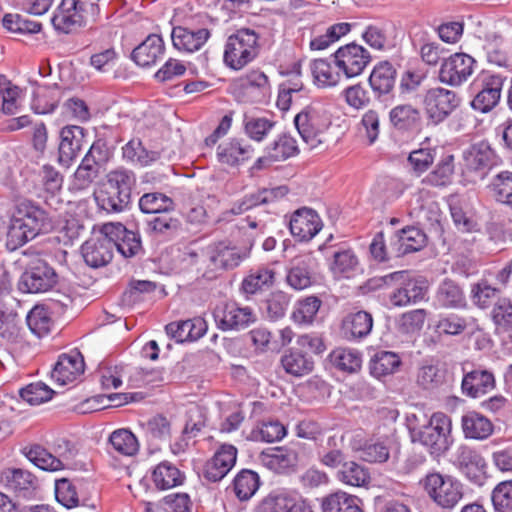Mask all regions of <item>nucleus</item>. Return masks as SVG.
Listing matches in <instances>:
<instances>
[{
    "label": "nucleus",
    "mask_w": 512,
    "mask_h": 512,
    "mask_svg": "<svg viewBox=\"0 0 512 512\" xmlns=\"http://www.w3.org/2000/svg\"><path fill=\"white\" fill-rule=\"evenodd\" d=\"M53 228V219L45 209L32 200H20L15 204L10 220L7 246L14 250Z\"/></svg>",
    "instance_id": "f257e3e1"
},
{
    "label": "nucleus",
    "mask_w": 512,
    "mask_h": 512,
    "mask_svg": "<svg viewBox=\"0 0 512 512\" xmlns=\"http://www.w3.org/2000/svg\"><path fill=\"white\" fill-rule=\"evenodd\" d=\"M451 418L442 412L432 414L422 429L412 434V441L419 442L434 456L447 452L453 443Z\"/></svg>",
    "instance_id": "f03ea898"
},
{
    "label": "nucleus",
    "mask_w": 512,
    "mask_h": 512,
    "mask_svg": "<svg viewBox=\"0 0 512 512\" xmlns=\"http://www.w3.org/2000/svg\"><path fill=\"white\" fill-rule=\"evenodd\" d=\"M375 281L378 282L377 286H388L392 283L399 285L389 296L391 304L396 307L415 304L423 300L428 290L426 280L413 278L406 270L387 274L379 279H375Z\"/></svg>",
    "instance_id": "7ed1b4c3"
},
{
    "label": "nucleus",
    "mask_w": 512,
    "mask_h": 512,
    "mask_svg": "<svg viewBox=\"0 0 512 512\" xmlns=\"http://www.w3.org/2000/svg\"><path fill=\"white\" fill-rule=\"evenodd\" d=\"M259 53L258 35L254 30L243 28L230 35L225 44L223 60L233 70H241Z\"/></svg>",
    "instance_id": "20e7f679"
},
{
    "label": "nucleus",
    "mask_w": 512,
    "mask_h": 512,
    "mask_svg": "<svg viewBox=\"0 0 512 512\" xmlns=\"http://www.w3.org/2000/svg\"><path fill=\"white\" fill-rule=\"evenodd\" d=\"M203 255L206 256L207 269L203 271L202 277L213 280L220 273L237 267L248 256V251L228 241H218L205 247Z\"/></svg>",
    "instance_id": "39448f33"
},
{
    "label": "nucleus",
    "mask_w": 512,
    "mask_h": 512,
    "mask_svg": "<svg viewBox=\"0 0 512 512\" xmlns=\"http://www.w3.org/2000/svg\"><path fill=\"white\" fill-rule=\"evenodd\" d=\"M424 489L429 497L441 508L451 510L463 498V485L456 479L440 473L428 474Z\"/></svg>",
    "instance_id": "423d86ee"
},
{
    "label": "nucleus",
    "mask_w": 512,
    "mask_h": 512,
    "mask_svg": "<svg viewBox=\"0 0 512 512\" xmlns=\"http://www.w3.org/2000/svg\"><path fill=\"white\" fill-rule=\"evenodd\" d=\"M294 124L303 141L311 148H316L323 142L322 135L330 121L320 109L309 105L295 116Z\"/></svg>",
    "instance_id": "0eeeda50"
},
{
    "label": "nucleus",
    "mask_w": 512,
    "mask_h": 512,
    "mask_svg": "<svg viewBox=\"0 0 512 512\" xmlns=\"http://www.w3.org/2000/svg\"><path fill=\"white\" fill-rule=\"evenodd\" d=\"M58 281L54 268L46 261L37 259L30 263L18 280V290L23 293H44Z\"/></svg>",
    "instance_id": "6e6552de"
},
{
    "label": "nucleus",
    "mask_w": 512,
    "mask_h": 512,
    "mask_svg": "<svg viewBox=\"0 0 512 512\" xmlns=\"http://www.w3.org/2000/svg\"><path fill=\"white\" fill-rule=\"evenodd\" d=\"M397 74L396 67L384 60L374 66L368 78L374 98L385 106L391 105L395 100Z\"/></svg>",
    "instance_id": "1a4fd4ad"
},
{
    "label": "nucleus",
    "mask_w": 512,
    "mask_h": 512,
    "mask_svg": "<svg viewBox=\"0 0 512 512\" xmlns=\"http://www.w3.org/2000/svg\"><path fill=\"white\" fill-rule=\"evenodd\" d=\"M333 58L335 66L347 78L362 74L372 60L370 52L355 42L339 47Z\"/></svg>",
    "instance_id": "9d476101"
},
{
    "label": "nucleus",
    "mask_w": 512,
    "mask_h": 512,
    "mask_svg": "<svg viewBox=\"0 0 512 512\" xmlns=\"http://www.w3.org/2000/svg\"><path fill=\"white\" fill-rule=\"evenodd\" d=\"M460 104V98L452 91L441 87L426 91L423 105L428 118L438 124L444 121Z\"/></svg>",
    "instance_id": "9b49d317"
},
{
    "label": "nucleus",
    "mask_w": 512,
    "mask_h": 512,
    "mask_svg": "<svg viewBox=\"0 0 512 512\" xmlns=\"http://www.w3.org/2000/svg\"><path fill=\"white\" fill-rule=\"evenodd\" d=\"M476 60L466 53H454L445 58L439 70V80L457 87L466 82L475 70Z\"/></svg>",
    "instance_id": "f8f14e48"
},
{
    "label": "nucleus",
    "mask_w": 512,
    "mask_h": 512,
    "mask_svg": "<svg viewBox=\"0 0 512 512\" xmlns=\"http://www.w3.org/2000/svg\"><path fill=\"white\" fill-rule=\"evenodd\" d=\"M213 317L217 328L222 331L245 329L257 319L250 307H239L236 303L217 305Z\"/></svg>",
    "instance_id": "ddd939ff"
},
{
    "label": "nucleus",
    "mask_w": 512,
    "mask_h": 512,
    "mask_svg": "<svg viewBox=\"0 0 512 512\" xmlns=\"http://www.w3.org/2000/svg\"><path fill=\"white\" fill-rule=\"evenodd\" d=\"M101 232L106 234L110 242L113 243V248L115 247L124 258H132L142 251L140 234L128 230L120 222L103 224Z\"/></svg>",
    "instance_id": "4468645a"
},
{
    "label": "nucleus",
    "mask_w": 512,
    "mask_h": 512,
    "mask_svg": "<svg viewBox=\"0 0 512 512\" xmlns=\"http://www.w3.org/2000/svg\"><path fill=\"white\" fill-rule=\"evenodd\" d=\"M503 81L500 75L483 72L473 84L481 89L471 102L472 108L482 113L494 108L500 99Z\"/></svg>",
    "instance_id": "2eb2a0df"
},
{
    "label": "nucleus",
    "mask_w": 512,
    "mask_h": 512,
    "mask_svg": "<svg viewBox=\"0 0 512 512\" xmlns=\"http://www.w3.org/2000/svg\"><path fill=\"white\" fill-rule=\"evenodd\" d=\"M456 467L472 483L482 486L486 480V461L474 448L461 445L456 453Z\"/></svg>",
    "instance_id": "dca6fc26"
},
{
    "label": "nucleus",
    "mask_w": 512,
    "mask_h": 512,
    "mask_svg": "<svg viewBox=\"0 0 512 512\" xmlns=\"http://www.w3.org/2000/svg\"><path fill=\"white\" fill-rule=\"evenodd\" d=\"M464 169L483 179L487 173L498 165L499 158L487 142L473 144L464 152Z\"/></svg>",
    "instance_id": "f3484780"
},
{
    "label": "nucleus",
    "mask_w": 512,
    "mask_h": 512,
    "mask_svg": "<svg viewBox=\"0 0 512 512\" xmlns=\"http://www.w3.org/2000/svg\"><path fill=\"white\" fill-rule=\"evenodd\" d=\"M237 448L231 444L221 445L203 467V478L212 483L221 481L234 467Z\"/></svg>",
    "instance_id": "a211bd4d"
},
{
    "label": "nucleus",
    "mask_w": 512,
    "mask_h": 512,
    "mask_svg": "<svg viewBox=\"0 0 512 512\" xmlns=\"http://www.w3.org/2000/svg\"><path fill=\"white\" fill-rule=\"evenodd\" d=\"M299 148L297 141L291 135L280 134L273 142L265 148V154L259 157L252 169L261 170L271 166L274 162L285 161L298 155Z\"/></svg>",
    "instance_id": "6ab92c4d"
},
{
    "label": "nucleus",
    "mask_w": 512,
    "mask_h": 512,
    "mask_svg": "<svg viewBox=\"0 0 512 512\" xmlns=\"http://www.w3.org/2000/svg\"><path fill=\"white\" fill-rule=\"evenodd\" d=\"M1 481L16 497L31 499L35 496L39 483L37 477L22 468H6L1 472Z\"/></svg>",
    "instance_id": "aec40b11"
},
{
    "label": "nucleus",
    "mask_w": 512,
    "mask_h": 512,
    "mask_svg": "<svg viewBox=\"0 0 512 512\" xmlns=\"http://www.w3.org/2000/svg\"><path fill=\"white\" fill-rule=\"evenodd\" d=\"M81 254L88 266L92 268L104 267L113 258V243L100 230L99 235L89 238L82 244Z\"/></svg>",
    "instance_id": "412c9836"
},
{
    "label": "nucleus",
    "mask_w": 512,
    "mask_h": 512,
    "mask_svg": "<svg viewBox=\"0 0 512 512\" xmlns=\"http://www.w3.org/2000/svg\"><path fill=\"white\" fill-rule=\"evenodd\" d=\"M86 131L77 125H67L60 130L58 162L68 167L82 150Z\"/></svg>",
    "instance_id": "4be33fe9"
},
{
    "label": "nucleus",
    "mask_w": 512,
    "mask_h": 512,
    "mask_svg": "<svg viewBox=\"0 0 512 512\" xmlns=\"http://www.w3.org/2000/svg\"><path fill=\"white\" fill-rule=\"evenodd\" d=\"M496 388L495 375L491 370L478 366L465 372L461 389L462 393L470 398H480Z\"/></svg>",
    "instance_id": "5701e85b"
},
{
    "label": "nucleus",
    "mask_w": 512,
    "mask_h": 512,
    "mask_svg": "<svg viewBox=\"0 0 512 512\" xmlns=\"http://www.w3.org/2000/svg\"><path fill=\"white\" fill-rule=\"evenodd\" d=\"M289 228L299 241H309L321 230L322 221L316 211L302 207L291 216Z\"/></svg>",
    "instance_id": "b1692460"
},
{
    "label": "nucleus",
    "mask_w": 512,
    "mask_h": 512,
    "mask_svg": "<svg viewBox=\"0 0 512 512\" xmlns=\"http://www.w3.org/2000/svg\"><path fill=\"white\" fill-rule=\"evenodd\" d=\"M427 236L419 228L408 226L397 231L390 240V250L395 257L416 252L426 246Z\"/></svg>",
    "instance_id": "393cba45"
},
{
    "label": "nucleus",
    "mask_w": 512,
    "mask_h": 512,
    "mask_svg": "<svg viewBox=\"0 0 512 512\" xmlns=\"http://www.w3.org/2000/svg\"><path fill=\"white\" fill-rule=\"evenodd\" d=\"M165 53V44L158 34H150L132 53L131 59L140 67H150L161 60Z\"/></svg>",
    "instance_id": "a878e982"
},
{
    "label": "nucleus",
    "mask_w": 512,
    "mask_h": 512,
    "mask_svg": "<svg viewBox=\"0 0 512 512\" xmlns=\"http://www.w3.org/2000/svg\"><path fill=\"white\" fill-rule=\"evenodd\" d=\"M84 359L81 353L73 350L68 354H61L52 370L51 377L61 385L72 382L84 372Z\"/></svg>",
    "instance_id": "bb28decb"
},
{
    "label": "nucleus",
    "mask_w": 512,
    "mask_h": 512,
    "mask_svg": "<svg viewBox=\"0 0 512 512\" xmlns=\"http://www.w3.org/2000/svg\"><path fill=\"white\" fill-rule=\"evenodd\" d=\"M211 33L206 28L189 29L177 26L172 29L171 39L175 49L192 53L198 51L209 39Z\"/></svg>",
    "instance_id": "cd10ccee"
},
{
    "label": "nucleus",
    "mask_w": 512,
    "mask_h": 512,
    "mask_svg": "<svg viewBox=\"0 0 512 512\" xmlns=\"http://www.w3.org/2000/svg\"><path fill=\"white\" fill-rule=\"evenodd\" d=\"M264 465L278 474H291L297 470L300 456L293 447H277L263 455Z\"/></svg>",
    "instance_id": "c85d7f7f"
},
{
    "label": "nucleus",
    "mask_w": 512,
    "mask_h": 512,
    "mask_svg": "<svg viewBox=\"0 0 512 512\" xmlns=\"http://www.w3.org/2000/svg\"><path fill=\"white\" fill-rule=\"evenodd\" d=\"M253 147L242 139L233 138L217 147V159L221 164L238 166L252 158Z\"/></svg>",
    "instance_id": "c756f323"
},
{
    "label": "nucleus",
    "mask_w": 512,
    "mask_h": 512,
    "mask_svg": "<svg viewBox=\"0 0 512 512\" xmlns=\"http://www.w3.org/2000/svg\"><path fill=\"white\" fill-rule=\"evenodd\" d=\"M436 302L445 309H464L467 300L462 287L454 280L445 278L438 286Z\"/></svg>",
    "instance_id": "7c9ffc66"
},
{
    "label": "nucleus",
    "mask_w": 512,
    "mask_h": 512,
    "mask_svg": "<svg viewBox=\"0 0 512 512\" xmlns=\"http://www.w3.org/2000/svg\"><path fill=\"white\" fill-rule=\"evenodd\" d=\"M281 365L287 374L302 377L313 371L314 360L306 351L290 348L281 356Z\"/></svg>",
    "instance_id": "2f4dec72"
},
{
    "label": "nucleus",
    "mask_w": 512,
    "mask_h": 512,
    "mask_svg": "<svg viewBox=\"0 0 512 512\" xmlns=\"http://www.w3.org/2000/svg\"><path fill=\"white\" fill-rule=\"evenodd\" d=\"M242 89L252 103L265 102L271 94L268 77L259 70L249 72L242 79Z\"/></svg>",
    "instance_id": "473e14b6"
},
{
    "label": "nucleus",
    "mask_w": 512,
    "mask_h": 512,
    "mask_svg": "<svg viewBox=\"0 0 512 512\" xmlns=\"http://www.w3.org/2000/svg\"><path fill=\"white\" fill-rule=\"evenodd\" d=\"M264 504L273 512H312L303 499L284 490L270 493Z\"/></svg>",
    "instance_id": "72a5a7b5"
},
{
    "label": "nucleus",
    "mask_w": 512,
    "mask_h": 512,
    "mask_svg": "<svg viewBox=\"0 0 512 512\" xmlns=\"http://www.w3.org/2000/svg\"><path fill=\"white\" fill-rule=\"evenodd\" d=\"M53 27L63 33H71L81 26L82 16L77 11L76 0H63L59 11L51 19Z\"/></svg>",
    "instance_id": "f704fd0d"
},
{
    "label": "nucleus",
    "mask_w": 512,
    "mask_h": 512,
    "mask_svg": "<svg viewBox=\"0 0 512 512\" xmlns=\"http://www.w3.org/2000/svg\"><path fill=\"white\" fill-rule=\"evenodd\" d=\"M461 426L466 438L483 440L493 433L492 422L482 414L469 411L462 416Z\"/></svg>",
    "instance_id": "c9c22d12"
},
{
    "label": "nucleus",
    "mask_w": 512,
    "mask_h": 512,
    "mask_svg": "<svg viewBox=\"0 0 512 512\" xmlns=\"http://www.w3.org/2000/svg\"><path fill=\"white\" fill-rule=\"evenodd\" d=\"M392 126L399 131H410L421 125V112L411 104H400L389 112Z\"/></svg>",
    "instance_id": "e433bc0d"
},
{
    "label": "nucleus",
    "mask_w": 512,
    "mask_h": 512,
    "mask_svg": "<svg viewBox=\"0 0 512 512\" xmlns=\"http://www.w3.org/2000/svg\"><path fill=\"white\" fill-rule=\"evenodd\" d=\"M151 479L158 490H168L181 485L185 475L173 463L162 461L152 470Z\"/></svg>",
    "instance_id": "4c0bfd02"
},
{
    "label": "nucleus",
    "mask_w": 512,
    "mask_h": 512,
    "mask_svg": "<svg viewBox=\"0 0 512 512\" xmlns=\"http://www.w3.org/2000/svg\"><path fill=\"white\" fill-rule=\"evenodd\" d=\"M373 318L366 311L351 313L343 320L342 331L346 339H361L366 337L372 329Z\"/></svg>",
    "instance_id": "58836bf2"
},
{
    "label": "nucleus",
    "mask_w": 512,
    "mask_h": 512,
    "mask_svg": "<svg viewBox=\"0 0 512 512\" xmlns=\"http://www.w3.org/2000/svg\"><path fill=\"white\" fill-rule=\"evenodd\" d=\"M495 331L505 341L512 342V304L506 299H498L491 311Z\"/></svg>",
    "instance_id": "ea45409f"
},
{
    "label": "nucleus",
    "mask_w": 512,
    "mask_h": 512,
    "mask_svg": "<svg viewBox=\"0 0 512 512\" xmlns=\"http://www.w3.org/2000/svg\"><path fill=\"white\" fill-rule=\"evenodd\" d=\"M147 232L157 237L170 239L176 236L182 227L181 221L170 212H163L146 221Z\"/></svg>",
    "instance_id": "a19ab883"
},
{
    "label": "nucleus",
    "mask_w": 512,
    "mask_h": 512,
    "mask_svg": "<svg viewBox=\"0 0 512 512\" xmlns=\"http://www.w3.org/2000/svg\"><path fill=\"white\" fill-rule=\"evenodd\" d=\"M98 206L106 212L119 213L126 210L131 203V196L105 185L95 196Z\"/></svg>",
    "instance_id": "79ce46f5"
},
{
    "label": "nucleus",
    "mask_w": 512,
    "mask_h": 512,
    "mask_svg": "<svg viewBox=\"0 0 512 512\" xmlns=\"http://www.w3.org/2000/svg\"><path fill=\"white\" fill-rule=\"evenodd\" d=\"M23 454L30 462L42 470L58 471L64 468L62 460L41 445L25 447Z\"/></svg>",
    "instance_id": "37998d69"
},
{
    "label": "nucleus",
    "mask_w": 512,
    "mask_h": 512,
    "mask_svg": "<svg viewBox=\"0 0 512 512\" xmlns=\"http://www.w3.org/2000/svg\"><path fill=\"white\" fill-rule=\"evenodd\" d=\"M311 260L309 258H297L288 270L286 281L295 290H302L312 284Z\"/></svg>",
    "instance_id": "c03bdc74"
},
{
    "label": "nucleus",
    "mask_w": 512,
    "mask_h": 512,
    "mask_svg": "<svg viewBox=\"0 0 512 512\" xmlns=\"http://www.w3.org/2000/svg\"><path fill=\"white\" fill-rule=\"evenodd\" d=\"M401 363L398 354L392 351H378L371 358L369 368L373 376L380 378L397 372Z\"/></svg>",
    "instance_id": "a18cd8bd"
},
{
    "label": "nucleus",
    "mask_w": 512,
    "mask_h": 512,
    "mask_svg": "<svg viewBox=\"0 0 512 512\" xmlns=\"http://www.w3.org/2000/svg\"><path fill=\"white\" fill-rule=\"evenodd\" d=\"M359 499L345 492L338 491L322 500L323 512H364L358 505Z\"/></svg>",
    "instance_id": "49530a36"
},
{
    "label": "nucleus",
    "mask_w": 512,
    "mask_h": 512,
    "mask_svg": "<svg viewBox=\"0 0 512 512\" xmlns=\"http://www.w3.org/2000/svg\"><path fill=\"white\" fill-rule=\"evenodd\" d=\"M337 479L349 486L363 487L370 482V473L363 465L346 461L338 470Z\"/></svg>",
    "instance_id": "de8ad7c7"
},
{
    "label": "nucleus",
    "mask_w": 512,
    "mask_h": 512,
    "mask_svg": "<svg viewBox=\"0 0 512 512\" xmlns=\"http://www.w3.org/2000/svg\"><path fill=\"white\" fill-rule=\"evenodd\" d=\"M454 168V156L451 154L445 155L423 179V183L434 187L447 186L452 182Z\"/></svg>",
    "instance_id": "09e8293b"
},
{
    "label": "nucleus",
    "mask_w": 512,
    "mask_h": 512,
    "mask_svg": "<svg viewBox=\"0 0 512 512\" xmlns=\"http://www.w3.org/2000/svg\"><path fill=\"white\" fill-rule=\"evenodd\" d=\"M260 486L259 475L248 469L237 473L233 480V489L236 497L241 501L250 499Z\"/></svg>",
    "instance_id": "8fccbe9b"
},
{
    "label": "nucleus",
    "mask_w": 512,
    "mask_h": 512,
    "mask_svg": "<svg viewBox=\"0 0 512 512\" xmlns=\"http://www.w3.org/2000/svg\"><path fill=\"white\" fill-rule=\"evenodd\" d=\"M115 452L122 456H134L139 451V442L136 436L125 428L113 431L108 439Z\"/></svg>",
    "instance_id": "3c124183"
},
{
    "label": "nucleus",
    "mask_w": 512,
    "mask_h": 512,
    "mask_svg": "<svg viewBox=\"0 0 512 512\" xmlns=\"http://www.w3.org/2000/svg\"><path fill=\"white\" fill-rule=\"evenodd\" d=\"M275 271L267 267H261L244 278L241 288L246 294H255L263 289L269 288L274 284Z\"/></svg>",
    "instance_id": "603ef678"
},
{
    "label": "nucleus",
    "mask_w": 512,
    "mask_h": 512,
    "mask_svg": "<svg viewBox=\"0 0 512 512\" xmlns=\"http://www.w3.org/2000/svg\"><path fill=\"white\" fill-rule=\"evenodd\" d=\"M139 208L146 214H160L171 212L175 209V203L169 196L160 192H149L139 199Z\"/></svg>",
    "instance_id": "864d4df0"
},
{
    "label": "nucleus",
    "mask_w": 512,
    "mask_h": 512,
    "mask_svg": "<svg viewBox=\"0 0 512 512\" xmlns=\"http://www.w3.org/2000/svg\"><path fill=\"white\" fill-rule=\"evenodd\" d=\"M123 157L131 162L147 166L160 158L158 151L147 150L140 139L130 140L123 148Z\"/></svg>",
    "instance_id": "5fc2aeb1"
},
{
    "label": "nucleus",
    "mask_w": 512,
    "mask_h": 512,
    "mask_svg": "<svg viewBox=\"0 0 512 512\" xmlns=\"http://www.w3.org/2000/svg\"><path fill=\"white\" fill-rule=\"evenodd\" d=\"M3 27L11 33L31 35L39 33L42 29L40 22L32 21L20 14L7 13L2 19Z\"/></svg>",
    "instance_id": "6e6d98bb"
},
{
    "label": "nucleus",
    "mask_w": 512,
    "mask_h": 512,
    "mask_svg": "<svg viewBox=\"0 0 512 512\" xmlns=\"http://www.w3.org/2000/svg\"><path fill=\"white\" fill-rule=\"evenodd\" d=\"M499 289L491 286L487 280H481L471 285V300L479 309H487L495 305L499 298Z\"/></svg>",
    "instance_id": "4d7b16f0"
},
{
    "label": "nucleus",
    "mask_w": 512,
    "mask_h": 512,
    "mask_svg": "<svg viewBox=\"0 0 512 512\" xmlns=\"http://www.w3.org/2000/svg\"><path fill=\"white\" fill-rule=\"evenodd\" d=\"M495 200L512 209V172L498 173L490 184Z\"/></svg>",
    "instance_id": "13d9d810"
},
{
    "label": "nucleus",
    "mask_w": 512,
    "mask_h": 512,
    "mask_svg": "<svg viewBox=\"0 0 512 512\" xmlns=\"http://www.w3.org/2000/svg\"><path fill=\"white\" fill-rule=\"evenodd\" d=\"M322 301L316 296H308L299 300L292 312V319L298 324H311L321 307Z\"/></svg>",
    "instance_id": "bf43d9fd"
},
{
    "label": "nucleus",
    "mask_w": 512,
    "mask_h": 512,
    "mask_svg": "<svg viewBox=\"0 0 512 512\" xmlns=\"http://www.w3.org/2000/svg\"><path fill=\"white\" fill-rule=\"evenodd\" d=\"M20 327L16 314L0 310V348L20 341Z\"/></svg>",
    "instance_id": "052dcab7"
},
{
    "label": "nucleus",
    "mask_w": 512,
    "mask_h": 512,
    "mask_svg": "<svg viewBox=\"0 0 512 512\" xmlns=\"http://www.w3.org/2000/svg\"><path fill=\"white\" fill-rule=\"evenodd\" d=\"M99 175V167L82 159L74 173L71 190L84 191L88 189Z\"/></svg>",
    "instance_id": "680f3d73"
},
{
    "label": "nucleus",
    "mask_w": 512,
    "mask_h": 512,
    "mask_svg": "<svg viewBox=\"0 0 512 512\" xmlns=\"http://www.w3.org/2000/svg\"><path fill=\"white\" fill-rule=\"evenodd\" d=\"M358 265V259L351 249L335 251L330 266L334 275L349 277Z\"/></svg>",
    "instance_id": "e2e57ef3"
},
{
    "label": "nucleus",
    "mask_w": 512,
    "mask_h": 512,
    "mask_svg": "<svg viewBox=\"0 0 512 512\" xmlns=\"http://www.w3.org/2000/svg\"><path fill=\"white\" fill-rule=\"evenodd\" d=\"M312 74L319 86L331 87L340 81V72H334L326 59H316L311 66Z\"/></svg>",
    "instance_id": "0e129e2a"
},
{
    "label": "nucleus",
    "mask_w": 512,
    "mask_h": 512,
    "mask_svg": "<svg viewBox=\"0 0 512 512\" xmlns=\"http://www.w3.org/2000/svg\"><path fill=\"white\" fill-rule=\"evenodd\" d=\"M332 364L344 372H355L361 367V357L358 352L350 349H336L330 354Z\"/></svg>",
    "instance_id": "69168bd1"
},
{
    "label": "nucleus",
    "mask_w": 512,
    "mask_h": 512,
    "mask_svg": "<svg viewBox=\"0 0 512 512\" xmlns=\"http://www.w3.org/2000/svg\"><path fill=\"white\" fill-rule=\"evenodd\" d=\"M26 321L29 329L38 337L48 334L52 324L51 317L43 306H35L28 313Z\"/></svg>",
    "instance_id": "338daca9"
},
{
    "label": "nucleus",
    "mask_w": 512,
    "mask_h": 512,
    "mask_svg": "<svg viewBox=\"0 0 512 512\" xmlns=\"http://www.w3.org/2000/svg\"><path fill=\"white\" fill-rule=\"evenodd\" d=\"M495 512H512V480L500 482L492 491Z\"/></svg>",
    "instance_id": "774afa93"
}]
</instances>
